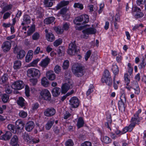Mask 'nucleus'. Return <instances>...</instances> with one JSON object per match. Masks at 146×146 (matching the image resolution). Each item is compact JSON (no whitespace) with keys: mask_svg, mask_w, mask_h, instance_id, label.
Masks as SVG:
<instances>
[{"mask_svg":"<svg viewBox=\"0 0 146 146\" xmlns=\"http://www.w3.org/2000/svg\"><path fill=\"white\" fill-rule=\"evenodd\" d=\"M141 112V110L139 109L136 113L134 115V117H132L131 119V123L128 127H125L121 131V134H123L127 132L131 131L135 127L136 124H138L140 121L138 119L139 114Z\"/></svg>","mask_w":146,"mask_h":146,"instance_id":"nucleus-1","label":"nucleus"},{"mask_svg":"<svg viewBox=\"0 0 146 146\" xmlns=\"http://www.w3.org/2000/svg\"><path fill=\"white\" fill-rule=\"evenodd\" d=\"M72 70L76 77H81L84 75L83 67L80 64L73 65L72 67Z\"/></svg>","mask_w":146,"mask_h":146,"instance_id":"nucleus-2","label":"nucleus"},{"mask_svg":"<svg viewBox=\"0 0 146 146\" xmlns=\"http://www.w3.org/2000/svg\"><path fill=\"white\" fill-rule=\"evenodd\" d=\"M89 20V17L88 15H81L76 17L74 20V23L78 25H80L81 24L80 22L83 21L82 25L88 23Z\"/></svg>","mask_w":146,"mask_h":146,"instance_id":"nucleus-3","label":"nucleus"},{"mask_svg":"<svg viewBox=\"0 0 146 146\" xmlns=\"http://www.w3.org/2000/svg\"><path fill=\"white\" fill-rule=\"evenodd\" d=\"M78 50V46H76L74 41L69 44L67 52L70 55H76Z\"/></svg>","mask_w":146,"mask_h":146,"instance_id":"nucleus-4","label":"nucleus"},{"mask_svg":"<svg viewBox=\"0 0 146 146\" xmlns=\"http://www.w3.org/2000/svg\"><path fill=\"white\" fill-rule=\"evenodd\" d=\"M27 76L30 77H33L37 79L39 78L40 75V71L37 69L31 68L29 69L27 71Z\"/></svg>","mask_w":146,"mask_h":146,"instance_id":"nucleus-5","label":"nucleus"},{"mask_svg":"<svg viewBox=\"0 0 146 146\" xmlns=\"http://www.w3.org/2000/svg\"><path fill=\"white\" fill-rule=\"evenodd\" d=\"M24 85L25 84L23 81L18 80L12 84L11 87L15 90H20L24 87Z\"/></svg>","mask_w":146,"mask_h":146,"instance_id":"nucleus-6","label":"nucleus"},{"mask_svg":"<svg viewBox=\"0 0 146 146\" xmlns=\"http://www.w3.org/2000/svg\"><path fill=\"white\" fill-rule=\"evenodd\" d=\"M15 129L17 131V134H20L24 127L25 124L21 120H18L15 122Z\"/></svg>","mask_w":146,"mask_h":146,"instance_id":"nucleus-7","label":"nucleus"},{"mask_svg":"<svg viewBox=\"0 0 146 146\" xmlns=\"http://www.w3.org/2000/svg\"><path fill=\"white\" fill-rule=\"evenodd\" d=\"M40 94L42 98L44 100H49L51 99V94L47 90H42L40 92Z\"/></svg>","mask_w":146,"mask_h":146,"instance_id":"nucleus-8","label":"nucleus"},{"mask_svg":"<svg viewBox=\"0 0 146 146\" xmlns=\"http://www.w3.org/2000/svg\"><path fill=\"white\" fill-rule=\"evenodd\" d=\"M120 100L119 101L118 105L119 109L121 110H124L125 109V104L126 102V99L125 95L122 94L120 98Z\"/></svg>","mask_w":146,"mask_h":146,"instance_id":"nucleus-9","label":"nucleus"},{"mask_svg":"<svg viewBox=\"0 0 146 146\" xmlns=\"http://www.w3.org/2000/svg\"><path fill=\"white\" fill-rule=\"evenodd\" d=\"M14 52L17 53V58L18 59L21 60L25 56L26 53L24 50H19L17 47H15Z\"/></svg>","mask_w":146,"mask_h":146,"instance_id":"nucleus-10","label":"nucleus"},{"mask_svg":"<svg viewBox=\"0 0 146 146\" xmlns=\"http://www.w3.org/2000/svg\"><path fill=\"white\" fill-rule=\"evenodd\" d=\"M70 104L73 108H76L79 105L78 99L76 97H72L69 100Z\"/></svg>","mask_w":146,"mask_h":146,"instance_id":"nucleus-11","label":"nucleus"},{"mask_svg":"<svg viewBox=\"0 0 146 146\" xmlns=\"http://www.w3.org/2000/svg\"><path fill=\"white\" fill-rule=\"evenodd\" d=\"M55 113V110L53 108H48L46 109L44 112V115L47 117L52 116L54 115Z\"/></svg>","mask_w":146,"mask_h":146,"instance_id":"nucleus-12","label":"nucleus"},{"mask_svg":"<svg viewBox=\"0 0 146 146\" xmlns=\"http://www.w3.org/2000/svg\"><path fill=\"white\" fill-rule=\"evenodd\" d=\"M11 47V44L9 41H6L3 42L1 48L4 52L9 51Z\"/></svg>","mask_w":146,"mask_h":146,"instance_id":"nucleus-13","label":"nucleus"},{"mask_svg":"<svg viewBox=\"0 0 146 146\" xmlns=\"http://www.w3.org/2000/svg\"><path fill=\"white\" fill-rule=\"evenodd\" d=\"M96 30L94 28L90 27L82 31L83 33H86L87 35L95 34Z\"/></svg>","mask_w":146,"mask_h":146,"instance_id":"nucleus-14","label":"nucleus"},{"mask_svg":"<svg viewBox=\"0 0 146 146\" xmlns=\"http://www.w3.org/2000/svg\"><path fill=\"white\" fill-rule=\"evenodd\" d=\"M35 126V124L33 121H29L25 125V129L28 132L31 131Z\"/></svg>","mask_w":146,"mask_h":146,"instance_id":"nucleus-15","label":"nucleus"},{"mask_svg":"<svg viewBox=\"0 0 146 146\" xmlns=\"http://www.w3.org/2000/svg\"><path fill=\"white\" fill-rule=\"evenodd\" d=\"M46 75L47 78L50 80H53L56 78V75L54 72L52 70H49L47 72Z\"/></svg>","mask_w":146,"mask_h":146,"instance_id":"nucleus-16","label":"nucleus"},{"mask_svg":"<svg viewBox=\"0 0 146 146\" xmlns=\"http://www.w3.org/2000/svg\"><path fill=\"white\" fill-rule=\"evenodd\" d=\"M107 121L105 124V126L111 130L110 126L111 125L112 120L111 115L110 114L108 113L106 115Z\"/></svg>","mask_w":146,"mask_h":146,"instance_id":"nucleus-17","label":"nucleus"},{"mask_svg":"<svg viewBox=\"0 0 146 146\" xmlns=\"http://www.w3.org/2000/svg\"><path fill=\"white\" fill-rule=\"evenodd\" d=\"M50 61V59L47 57L41 61L40 65L41 67L45 68L47 66Z\"/></svg>","mask_w":146,"mask_h":146,"instance_id":"nucleus-18","label":"nucleus"},{"mask_svg":"<svg viewBox=\"0 0 146 146\" xmlns=\"http://www.w3.org/2000/svg\"><path fill=\"white\" fill-rule=\"evenodd\" d=\"M12 135L10 131H7L1 137V139L5 141L9 140Z\"/></svg>","mask_w":146,"mask_h":146,"instance_id":"nucleus-19","label":"nucleus"},{"mask_svg":"<svg viewBox=\"0 0 146 146\" xmlns=\"http://www.w3.org/2000/svg\"><path fill=\"white\" fill-rule=\"evenodd\" d=\"M72 88L68 86L66 84H63L61 86V93L65 94L70 89Z\"/></svg>","mask_w":146,"mask_h":146,"instance_id":"nucleus-20","label":"nucleus"},{"mask_svg":"<svg viewBox=\"0 0 146 146\" xmlns=\"http://www.w3.org/2000/svg\"><path fill=\"white\" fill-rule=\"evenodd\" d=\"M9 76L7 74H5L0 79V84H4L6 83L8 80Z\"/></svg>","mask_w":146,"mask_h":146,"instance_id":"nucleus-21","label":"nucleus"},{"mask_svg":"<svg viewBox=\"0 0 146 146\" xmlns=\"http://www.w3.org/2000/svg\"><path fill=\"white\" fill-rule=\"evenodd\" d=\"M69 3V1L63 0L61 1L56 6V9L57 10L59 9L61 7L68 5Z\"/></svg>","mask_w":146,"mask_h":146,"instance_id":"nucleus-22","label":"nucleus"},{"mask_svg":"<svg viewBox=\"0 0 146 146\" xmlns=\"http://www.w3.org/2000/svg\"><path fill=\"white\" fill-rule=\"evenodd\" d=\"M102 83H105L106 84L110 86H111L112 84L111 78L106 77H102Z\"/></svg>","mask_w":146,"mask_h":146,"instance_id":"nucleus-23","label":"nucleus"},{"mask_svg":"<svg viewBox=\"0 0 146 146\" xmlns=\"http://www.w3.org/2000/svg\"><path fill=\"white\" fill-rule=\"evenodd\" d=\"M33 51L30 50L28 51L26 56L25 57V61L26 62H29L33 58Z\"/></svg>","mask_w":146,"mask_h":146,"instance_id":"nucleus-24","label":"nucleus"},{"mask_svg":"<svg viewBox=\"0 0 146 146\" xmlns=\"http://www.w3.org/2000/svg\"><path fill=\"white\" fill-rule=\"evenodd\" d=\"M22 137L25 141L26 142L29 144L31 143V139L32 137H30L29 135L26 133H24L23 136Z\"/></svg>","mask_w":146,"mask_h":146,"instance_id":"nucleus-25","label":"nucleus"},{"mask_svg":"<svg viewBox=\"0 0 146 146\" xmlns=\"http://www.w3.org/2000/svg\"><path fill=\"white\" fill-rule=\"evenodd\" d=\"M60 89L58 87H55L52 90V94L54 97H57L59 96L60 94Z\"/></svg>","mask_w":146,"mask_h":146,"instance_id":"nucleus-26","label":"nucleus"},{"mask_svg":"<svg viewBox=\"0 0 146 146\" xmlns=\"http://www.w3.org/2000/svg\"><path fill=\"white\" fill-rule=\"evenodd\" d=\"M54 122V119H51L48 121L45 125V128L46 129L49 130L52 126Z\"/></svg>","mask_w":146,"mask_h":146,"instance_id":"nucleus-27","label":"nucleus"},{"mask_svg":"<svg viewBox=\"0 0 146 146\" xmlns=\"http://www.w3.org/2000/svg\"><path fill=\"white\" fill-rule=\"evenodd\" d=\"M46 38L47 40L50 42H52L55 39L54 35L51 33H48L46 35Z\"/></svg>","mask_w":146,"mask_h":146,"instance_id":"nucleus-28","label":"nucleus"},{"mask_svg":"<svg viewBox=\"0 0 146 146\" xmlns=\"http://www.w3.org/2000/svg\"><path fill=\"white\" fill-rule=\"evenodd\" d=\"M18 140L17 136L15 135L11 139L9 143L10 145L18 144Z\"/></svg>","mask_w":146,"mask_h":146,"instance_id":"nucleus-29","label":"nucleus"},{"mask_svg":"<svg viewBox=\"0 0 146 146\" xmlns=\"http://www.w3.org/2000/svg\"><path fill=\"white\" fill-rule=\"evenodd\" d=\"M55 18L53 17H51L46 18L44 21V23L46 24H49L53 22Z\"/></svg>","mask_w":146,"mask_h":146,"instance_id":"nucleus-30","label":"nucleus"},{"mask_svg":"<svg viewBox=\"0 0 146 146\" xmlns=\"http://www.w3.org/2000/svg\"><path fill=\"white\" fill-rule=\"evenodd\" d=\"M17 104L21 107L24 106L25 105V100L22 97H19L17 101Z\"/></svg>","mask_w":146,"mask_h":146,"instance_id":"nucleus-31","label":"nucleus"},{"mask_svg":"<svg viewBox=\"0 0 146 146\" xmlns=\"http://www.w3.org/2000/svg\"><path fill=\"white\" fill-rule=\"evenodd\" d=\"M21 63L19 60L15 61L14 63L13 68L15 69L20 68L21 66Z\"/></svg>","mask_w":146,"mask_h":146,"instance_id":"nucleus-32","label":"nucleus"},{"mask_svg":"<svg viewBox=\"0 0 146 146\" xmlns=\"http://www.w3.org/2000/svg\"><path fill=\"white\" fill-rule=\"evenodd\" d=\"M84 124V121L82 117H80L78 119L77 126L78 128L82 127Z\"/></svg>","mask_w":146,"mask_h":146,"instance_id":"nucleus-33","label":"nucleus"},{"mask_svg":"<svg viewBox=\"0 0 146 146\" xmlns=\"http://www.w3.org/2000/svg\"><path fill=\"white\" fill-rule=\"evenodd\" d=\"M54 29L56 33L58 34H61L64 32L63 29L60 27H56L54 28Z\"/></svg>","mask_w":146,"mask_h":146,"instance_id":"nucleus-34","label":"nucleus"},{"mask_svg":"<svg viewBox=\"0 0 146 146\" xmlns=\"http://www.w3.org/2000/svg\"><path fill=\"white\" fill-rule=\"evenodd\" d=\"M35 31V26L34 25H32L27 32V35L30 36L32 35Z\"/></svg>","mask_w":146,"mask_h":146,"instance_id":"nucleus-35","label":"nucleus"},{"mask_svg":"<svg viewBox=\"0 0 146 146\" xmlns=\"http://www.w3.org/2000/svg\"><path fill=\"white\" fill-rule=\"evenodd\" d=\"M146 65V57L143 58V60L139 64L138 67L139 69H141L144 68Z\"/></svg>","mask_w":146,"mask_h":146,"instance_id":"nucleus-36","label":"nucleus"},{"mask_svg":"<svg viewBox=\"0 0 146 146\" xmlns=\"http://www.w3.org/2000/svg\"><path fill=\"white\" fill-rule=\"evenodd\" d=\"M8 129L12 132L14 133H17V131L16 130L15 126L12 124H9L7 126Z\"/></svg>","mask_w":146,"mask_h":146,"instance_id":"nucleus-37","label":"nucleus"},{"mask_svg":"<svg viewBox=\"0 0 146 146\" xmlns=\"http://www.w3.org/2000/svg\"><path fill=\"white\" fill-rule=\"evenodd\" d=\"M112 70L114 75H117L118 74L119 72V68L116 65H113Z\"/></svg>","mask_w":146,"mask_h":146,"instance_id":"nucleus-38","label":"nucleus"},{"mask_svg":"<svg viewBox=\"0 0 146 146\" xmlns=\"http://www.w3.org/2000/svg\"><path fill=\"white\" fill-rule=\"evenodd\" d=\"M9 95L6 94H4L2 96L1 99L4 103H7L9 100Z\"/></svg>","mask_w":146,"mask_h":146,"instance_id":"nucleus-39","label":"nucleus"},{"mask_svg":"<svg viewBox=\"0 0 146 146\" xmlns=\"http://www.w3.org/2000/svg\"><path fill=\"white\" fill-rule=\"evenodd\" d=\"M23 22H25V24H28L31 22V18L28 15H25L23 18Z\"/></svg>","mask_w":146,"mask_h":146,"instance_id":"nucleus-40","label":"nucleus"},{"mask_svg":"<svg viewBox=\"0 0 146 146\" xmlns=\"http://www.w3.org/2000/svg\"><path fill=\"white\" fill-rule=\"evenodd\" d=\"M42 84L44 87H47L49 84V82L46 77L43 78L41 80Z\"/></svg>","mask_w":146,"mask_h":146,"instance_id":"nucleus-41","label":"nucleus"},{"mask_svg":"<svg viewBox=\"0 0 146 146\" xmlns=\"http://www.w3.org/2000/svg\"><path fill=\"white\" fill-rule=\"evenodd\" d=\"M141 11V9L139 8L136 6L133 7L132 8V13L133 14H135V13L140 12Z\"/></svg>","mask_w":146,"mask_h":146,"instance_id":"nucleus-42","label":"nucleus"},{"mask_svg":"<svg viewBox=\"0 0 146 146\" xmlns=\"http://www.w3.org/2000/svg\"><path fill=\"white\" fill-rule=\"evenodd\" d=\"M111 139L108 137L105 136L103 137L102 141L106 144L110 143L111 142Z\"/></svg>","mask_w":146,"mask_h":146,"instance_id":"nucleus-43","label":"nucleus"},{"mask_svg":"<svg viewBox=\"0 0 146 146\" xmlns=\"http://www.w3.org/2000/svg\"><path fill=\"white\" fill-rule=\"evenodd\" d=\"M52 0H47L44 1V5L46 7H50L53 5V3L52 2Z\"/></svg>","mask_w":146,"mask_h":146,"instance_id":"nucleus-44","label":"nucleus"},{"mask_svg":"<svg viewBox=\"0 0 146 146\" xmlns=\"http://www.w3.org/2000/svg\"><path fill=\"white\" fill-rule=\"evenodd\" d=\"M66 82L64 84H66L68 86L73 88V81L70 79H66Z\"/></svg>","mask_w":146,"mask_h":146,"instance_id":"nucleus-45","label":"nucleus"},{"mask_svg":"<svg viewBox=\"0 0 146 146\" xmlns=\"http://www.w3.org/2000/svg\"><path fill=\"white\" fill-rule=\"evenodd\" d=\"M134 17L136 19H139L142 18L143 17L144 15V14L143 13L141 12V11H140V12H139L137 13H135V14H133Z\"/></svg>","mask_w":146,"mask_h":146,"instance_id":"nucleus-46","label":"nucleus"},{"mask_svg":"<svg viewBox=\"0 0 146 146\" xmlns=\"http://www.w3.org/2000/svg\"><path fill=\"white\" fill-rule=\"evenodd\" d=\"M133 88L135 91V93L138 94L139 93V89L137 83H135L133 86Z\"/></svg>","mask_w":146,"mask_h":146,"instance_id":"nucleus-47","label":"nucleus"},{"mask_svg":"<svg viewBox=\"0 0 146 146\" xmlns=\"http://www.w3.org/2000/svg\"><path fill=\"white\" fill-rule=\"evenodd\" d=\"M54 70L56 73L58 74L61 71V67L60 66L57 65L55 66Z\"/></svg>","mask_w":146,"mask_h":146,"instance_id":"nucleus-48","label":"nucleus"},{"mask_svg":"<svg viewBox=\"0 0 146 146\" xmlns=\"http://www.w3.org/2000/svg\"><path fill=\"white\" fill-rule=\"evenodd\" d=\"M69 66V62L67 60H65L63 63L62 67L65 70L67 69Z\"/></svg>","mask_w":146,"mask_h":146,"instance_id":"nucleus-49","label":"nucleus"},{"mask_svg":"<svg viewBox=\"0 0 146 146\" xmlns=\"http://www.w3.org/2000/svg\"><path fill=\"white\" fill-rule=\"evenodd\" d=\"M74 7L75 8H80V9H82L83 8V5L79 3H75L74 4Z\"/></svg>","mask_w":146,"mask_h":146,"instance_id":"nucleus-50","label":"nucleus"},{"mask_svg":"<svg viewBox=\"0 0 146 146\" xmlns=\"http://www.w3.org/2000/svg\"><path fill=\"white\" fill-rule=\"evenodd\" d=\"M11 8V6L9 5H7L6 6L4 7L2 9V11L1 13H3L5 12L10 9Z\"/></svg>","mask_w":146,"mask_h":146,"instance_id":"nucleus-51","label":"nucleus"},{"mask_svg":"<svg viewBox=\"0 0 146 146\" xmlns=\"http://www.w3.org/2000/svg\"><path fill=\"white\" fill-rule=\"evenodd\" d=\"M66 146H73L74 143L71 139H68L65 143Z\"/></svg>","mask_w":146,"mask_h":146,"instance_id":"nucleus-52","label":"nucleus"},{"mask_svg":"<svg viewBox=\"0 0 146 146\" xmlns=\"http://www.w3.org/2000/svg\"><path fill=\"white\" fill-rule=\"evenodd\" d=\"M70 72V71L68 70L65 71V78L66 79H70L71 76Z\"/></svg>","mask_w":146,"mask_h":146,"instance_id":"nucleus-53","label":"nucleus"},{"mask_svg":"<svg viewBox=\"0 0 146 146\" xmlns=\"http://www.w3.org/2000/svg\"><path fill=\"white\" fill-rule=\"evenodd\" d=\"M39 37L40 35L38 33L36 32L33 35L32 39L33 40H37L39 38Z\"/></svg>","mask_w":146,"mask_h":146,"instance_id":"nucleus-54","label":"nucleus"},{"mask_svg":"<svg viewBox=\"0 0 146 146\" xmlns=\"http://www.w3.org/2000/svg\"><path fill=\"white\" fill-rule=\"evenodd\" d=\"M68 9L66 7L62 8L60 11V13L62 15V16L67 13Z\"/></svg>","mask_w":146,"mask_h":146,"instance_id":"nucleus-55","label":"nucleus"},{"mask_svg":"<svg viewBox=\"0 0 146 146\" xmlns=\"http://www.w3.org/2000/svg\"><path fill=\"white\" fill-rule=\"evenodd\" d=\"M62 40L61 39H59L56 40L54 43V45L55 46H57L62 43Z\"/></svg>","mask_w":146,"mask_h":146,"instance_id":"nucleus-56","label":"nucleus"},{"mask_svg":"<svg viewBox=\"0 0 146 146\" xmlns=\"http://www.w3.org/2000/svg\"><path fill=\"white\" fill-rule=\"evenodd\" d=\"M129 76L128 74L126 73L124 75L125 80L126 83V85L128 86L130 83V80L129 79Z\"/></svg>","mask_w":146,"mask_h":146,"instance_id":"nucleus-57","label":"nucleus"},{"mask_svg":"<svg viewBox=\"0 0 146 146\" xmlns=\"http://www.w3.org/2000/svg\"><path fill=\"white\" fill-rule=\"evenodd\" d=\"M94 86L93 85H90L89 89L86 92V95L88 96L93 91Z\"/></svg>","mask_w":146,"mask_h":146,"instance_id":"nucleus-58","label":"nucleus"},{"mask_svg":"<svg viewBox=\"0 0 146 146\" xmlns=\"http://www.w3.org/2000/svg\"><path fill=\"white\" fill-rule=\"evenodd\" d=\"M103 77H106L108 78L109 77V78H111L110 73L108 70H106L104 71V74Z\"/></svg>","mask_w":146,"mask_h":146,"instance_id":"nucleus-59","label":"nucleus"},{"mask_svg":"<svg viewBox=\"0 0 146 146\" xmlns=\"http://www.w3.org/2000/svg\"><path fill=\"white\" fill-rule=\"evenodd\" d=\"M92 143L88 141H86L81 144V146H92Z\"/></svg>","mask_w":146,"mask_h":146,"instance_id":"nucleus-60","label":"nucleus"},{"mask_svg":"<svg viewBox=\"0 0 146 146\" xmlns=\"http://www.w3.org/2000/svg\"><path fill=\"white\" fill-rule=\"evenodd\" d=\"M27 113L24 111H21L19 113L20 117L22 118H25L27 116Z\"/></svg>","mask_w":146,"mask_h":146,"instance_id":"nucleus-61","label":"nucleus"},{"mask_svg":"<svg viewBox=\"0 0 146 146\" xmlns=\"http://www.w3.org/2000/svg\"><path fill=\"white\" fill-rule=\"evenodd\" d=\"M91 53V51L90 50L87 51L84 56V58L86 61H87L90 57Z\"/></svg>","mask_w":146,"mask_h":146,"instance_id":"nucleus-62","label":"nucleus"},{"mask_svg":"<svg viewBox=\"0 0 146 146\" xmlns=\"http://www.w3.org/2000/svg\"><path fill=\"white\" fill-rule=\"evenodd\" d=\"M70 26V25L69 23H65L63 24V28L64 30L67 31L69 29Z\"/></svg>","mask_w":146,"mask_h":146,"instance_id":"nucleus-63","label":"nucleus"},{"mask_svg":"<svg viewBox=\"0 0 146 146\" xmlns=\"http://www.w3.org/2000/svg\"><path fill=\"white\" fill-rule=\"evenodd\" d=\"M5 90L6 93L8 94H10L12 92L11 87L9 86L5 88Z\"/></svg>","mask_w":146,"mask_h":146,"instance_id":"nucleus-64","label":"nucleus"}]
</instances>
